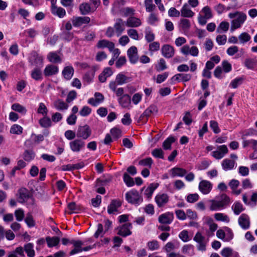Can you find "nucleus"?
I'll list each match as a JSON object with an SVG mask.
<instances>
[{
	"label": "nucleus",
	"instance_id": "1a4fd4ad",
	"mask_svg": "<svg viewBox=\"0 0 257 257\" xmlns=\"http://www.w3.org/2000/svg\"><path fill=\"white\" fill-rule=\"evenodd\" d=\"M73 26L75 27H79L83 25L88 24L90 22L89 17H76L71 19Z\"/></svg>",
	"mask_w": 257,
	"mask_h": 257
},
{
	"label": "nucleus",
	"instance_id": "a19ab883",
	"mask_svg": "<svg viewBox=\"0 0 257 257\" xmlns=\"http://www.w3.org/2000/svg\"><path fill=\"white\" fill-rule=\"evenodd\" d=\"M172 171V175L173 177L175 176H179L183 177L187 173L186 170L181 168L175 167L171 169Z\"/></svg>",
	"mask_w": 257,
	"mask_h": 257
},
{
	"label": "nucleus",
	"instance_id": "4c0bfd02",
	"mask_svg": "<svg viewBox=\"0 0 257 257\" xmlns=\"http://www.w3.org/2000/svg\"><path fill=\"white\" fill-rule=\"evenodd\" d=\"M31 77L36 81L42 79V73L39 67H36L33 70L31 73Z\"/></svg>",
	"mask_w": 257,
	"mask_h": 257
},
{
	"label": "nucleus",
	"instance_id": "4d7b16f0",
	"mask_svg": "<svg viewBox=\"0 0 257 257\" xmlns=\"http://www.w3.org/2000/svg\"><path fill=\"white\" fill-rule=\"evenodd\" d=\"M123 179L124 183L128 187H132L134 185L135 182L133 178H132L128 174L125 173L123 174Z\"/></svg>",
	"mask_w": 257,
	"mask_h": 257
},
{
	"label": "nucleus",
	"instance_id": "c85d7f7f",
	"mask_svg": "<svg viewBox=\"0 0 257 257\" xmlns=\"http://www.w3.org/2000/svg\"><path fill=\"white\" fill-rule=\"evenodd\" d=\"M54 107L58 110H65L68 108V105L60 99H58L53 102Z\"/></svg>",
	"mask_w": 257,
	"mask_h": 257
},
{
	"label": "nucleus",
	"instance_id": "7c9ffc66",
	"mask_svg": "<svg viewBox=\"0 0 257 257\" xmlns=\"http://www.w3.org/2000/svg\"><path fill=\"white\" fill-rule=\"evenodd\" d=\"M47 59L53 63H59L61 62V58L56 52H50L47 55Z\"/></svg>",
	"mask_w": 257,
	"mask_h": 257
},
{
	"label": "nucleus",
	"instance_id": "ddd939ff",
	"mask_svg": "<svg viewBox=\"0 0 257 257\" xmlns=\"http://www.w3.org/2000/svg\"><path fill=\"white\" fill-rule=\"evenodd\" d=\"M94 96L88 101V103L93 106H97L104 101V96L100 92H95Z\"/></svg>",
	"mask_w": 257,
	"mask_h": 257
},
{
	"label": "nucleus",
	"instance_id": "052dcab7",
	"mask_svg": "<svg viewBox=\"0 0 257 257\" xmlns=\"http://www.w3.org/2000/svg\"><path fill=\"white\" fill-rule=\"evenodd\" d=\"M182 252L192 256L194 254L193 246L190 244L185 245L182 248Z\"/></svg>",
	"mask_w": 257,
	"mask_h": 257
},
{
	"label": "nucleus",
	"instance_id": "72a5a7b5",
	"mask_svg": "<svg viewBox=\"0 0 257 257\" xmlns=\"http://www.w3.org/2000/svg\"><path fill=\"white\" fill-rule=\"evenodd\" d=\"M24 251L26 252L28 256L34 257L35 252L34 249V244L32 243H28L24 246Z\"/></svg>",
	"mask_w": 257,
	"mask_h": 257
},
{
	"label": "nucleus",
	"instance_id": "e433bc0d",
	"mask_svg": "<svg viewBox=\"0 0 257 257\" xmlns=\"http://www.w3.org/2000/svg\"><path fill=\"white\" fill-rule=\"evenodd\" d=\"M244 65L249 69H253L257 66V59L255 58H246L244 62Z\"/></svg>",
	"mask_w": 257,
	"mask_h": 257
},
{
	"label": "nucleus",
	"instance_id": "37998d69",
	"mask_svg": "<svg viewBox=\"0 0 257 257\" xmlns=\"http://www.w3.org/2000/svg\"><path fill=\"white\" fill-rule=\"evenodd\" d=\"M232 209L236 215L239 214L244 208L242 204L239 202H235L232 206Z\"/></svg>",
	"mask_w": 257,
	"mask_h": 257
},
{
	"label": "nucleus",
	"instance_id": "cd10ccee",
	"mask_svg": "<svg viewBox=\"0 0 257 257\" xmlns=\"http://www.w3.org/2000/svg\"><path fill=\"white\" fill-rule=\"evenodd\" d=\"M181 16L186 18L192 17L194 13L191 10L189 6L187 4H185L180 11Z\"/></svg>",
	"mask_w": 257,
	"mask_h": 257
},
{
	"label": "nucleus",
	"instance_id": "3c124183",
	"mask_svg": "<svg viewBox=\"0 0 257 257\" xmlns=\"http://www.w3.org/2000/svg\"><path fill=\"white\" fill-rule=\"evenodd\" d=\"M147 246L150 250H157L160 247L159 243L157 240H152L147 243Z\"/></svg>",
	"mask_w": 257,
	"mask_h": 257
},
{
	"label": "nucleus",
	"instance_id": "9d476101",
	"mask_svg": "<svg viewBox=\"0 0 257 257\" xmlns=\"http://www.w3.org/2000/svg\"><path fill=\"white\" fill-rule=\"evenodd\" d=\"M181 53L185 55H191L192 56L196 57L199 53L198 48L195 46L190 47L189 45L183 46L180 49Z\"/></svg>",
	"mask_w": 257,
	"mask_h": 257
},
{
	"label": "nucleus",
	"instance_id": "c03bdc74",
	"mask_svg": "<svg viewBox=\"0 0 257 257\" xmlns=\"http://www.w3.org/2000/svg\"><path fill=\"white\" fill-rule=\"evenodd\" d=\"M39 123L43 127H49L52 125V121L51 119L46 116H44L42 118L39 120Z\"/></svg>",
	"mask_w": 257,
	"mask_h": 257
},
{
	"label": "nucleus",
	"instance_id": "5fc2aeb1",
	"mask_svg": "<svg viewBox=\"0 0 257 257\" xmlns=\"http://www.w3.org/2000/svg\"><path fill=\"white\" fill-rule=\"evenodd\" d=\"M225 239L224 241H230L233 238V233L231 229L228 227H225Z\"/></svg>",
	"mask_w": 257,
	"mask_h": 257
},
{
	"label": "nucleus",
	"instance_id": "412c9836",
	"mask_svg": "<svg viewBox=\"0 0 257 257\" xmlns=\"http://www.w3.org/2000/svg\"><path fill=\"white\" fill-rule=\"evenodd\" d=\"M98 48H107L110 51H112L114 48V44L107 40H101L98 42L97 44Z\"/></svg>",
	"mask_w": 257,
	"mask_h": 257
},
{
	"label": "nucleus",
	"instance_id": "5701e85b",
	"mask_svg": "<svg viewBox=\"0 0 257 257\" xmlns=\"http://www.w3.org/2000/svg\"><path fill=\"white\" fill-rule=\"evenodd\" d=\"M58 72V67L54 65H47L44 70V74L45 76H50L56 74Z\"/></svg>",
	"mask_w": 257,
	"mask_h": 257
},
{
	"label": "nucleus",
	"instance_id": "2f4dec72",
	"mask_svg": "<svg viewBox=\"0 0 257 257\" xmlns=\"http://www.w3.org/2000/svg\"><path fill=\"white\" fill-rule=\"evenodd\" d=\"M235 165V162L228 159H225L222 162V167L224 170L228 171L232 169Z\"/></svg>",
	"mask_w": 257,
	"mask_h": 257
},
{
	"label": "nucleus",
	"instance_id": "dca6fc26",
	"mask_svg": "<svg viewBox=\"0 0 257 257\" xmlns=\"http://www.w3.org/2000/svg\"><path fill=\"white\" fill-rule=\"evenodd\" d=\"M113 27L116 36L119 37L125 30V22L121 19H117L116 20Z\"/></svg>",
	"mask_w": 257,
	"mask_h": 257
},
{
	"label": "nucleus",
	"instance_id": "8fccbe9b",
	"mask_svg": "<svg viewBox=\"0 0 257 257\" xmlns=\"http://www.w3.org/2000/svg\"><path fill=\"white\" fill-rule=\"evenodd\" d=\"M25 222L29 227H32L35 225V221L31 213L27 214L26 217L25 219Z\"/></svg>",
	"mask_w": 257,
	"mask_h": 257
},
{
	"label": "nucleus",
	"instance_id": "49530a36",
	"mask_svg": "<svg viewBox=\"0 0 257 257\" xmlns=\"http://www.w3.org/2000/svg\"><path fill=\"white\" fill-rule=\"evenodd\" d=\"M175 141L173 137H169L163 143V148L164 150H170L171 148V145Z\"/></svg>",
	"mask_w": 257,
	"mask_h": 257
},
{
	"label": "nucleus",
	"instance_id": "13d9d810",
	"mask_svg": "<svg viewBox=\"0 0 257 257\" xmlns=\"http://www.w3.org/2000/svg\"><path fill=\"white\" fill-rule=\"evenodd\" d=\"M250 39V36L246 32L242 33L238 36V39L241 44H244L248 42Z\"/></svg>",
	"mask_w": 257,
	"mask_h": 257
},
{
	"label": "nucleus",
	"instance_id": "6e6552de",
	"mask_svg": "<svg viewBox=\"0 0 257 257\" xmlns=\"http://www.w3.org/2000/svg\"><path fill=\"white\" fill-rule=\"evenodd\" d=\"M132 225L131 223H126L117 227V234L122 237H126L132 234Z\"/></svg>",
	"mask_w": 257,
	"mask_h": 257
},
{
	"label": "nucleus",
	"instance_id": "bb28decb",
	"mask_svg": "<svg viewBox=\"0 0 257 257\" xmlns=\"http://www.w3.org/2000/svg\"><path fill=\"white\" fill-rule=\"evenodd\" d=\"M141 24L140 19L135 17H129L126 22V25L128 27H138Z\"/></svg>",
	"mask_w": 257,
	"mask_h": 257
},
{
	"label": "nucleus",
	"instance_id": "0eeeda50",
	"mask_svg": "<svg viewBox=\"0 0 257 257\" xmlns=\"http://www.w3.org/2000/svg\"><path fill=\"white\" fill-rule=\"evenodd\" d=\"M84 141L80 139H75L69 143L71 150L74 152H79L85 147Z\"/></svg>",
	"mask_w": 257,
	"mask_h": 257
},
{
	"label": "nucleus",
	"instance_id": "39448f33",
	"mask_svg": "<svg viewBox=\"0 0 257 257\" xmlns=\"http://www.w3.org/2000/svg\"><path fill=\"white\" fill-rule=\"evenodd\" d=\"M43 58L39 55L36 51H32L29 58V62L31 65L36 67H42L43 65Z\"/></svg>",
	"mask_w": 257,
	"mask_h": 257
},
{
	"label": "nucleus",
	"instance_id": "79ce46f5",
	"mask_svg": "<svg viewBox=\"0 0 257 257\" xmlns=\"http://www.w3.org/2000/svg\"><path fill=\"white\" fill-rule=\"evenodd\" d=\"M145 39L146 40L149 42L151 43L152 42L155 38V34L153 33V32L151 31L150 28L147 27L145 29Z\"/></svg>",
	"mask_w": 257,
	"mask_h": 257
},
{
	"label": "nucleus",
	"instance_id": "774afa93",
	"mask_svg": "<svg viewBox=\"0 0 257 257\" xmlns=\"http://www.w3.org/2000/svg\"><path fill=\"white\" fill-rule=\"evenodd\" d=\"M229 24L226 22H222L220 23L219 26L217 27V32L219 33L220 31H222L223 32H226L228 31L229 29Z\"/></svg>",
	"mask_w": 257,
	"mask_h": 257
},
{
	"label": "nucleus",
	"instance_id": "b1692460",
	"mask_svg": "<svg viewBox=\"0 0 257 257\" xmlns=\"http://www.w3.org/2000/svg\"><path fill=\"white\" fill-rule=\"evenodd\" d=\"M121 205V202L118 200H113L108 205L107 212L109 214H113L117 211V209Z\"/></svg>",
	"mask_w": 257,
	"mask_h": 257
},
{
	"label": "nucleus",
	"instance_id": "6ab92c4d",
	"mask_svg": "<svg viewBox=\"0 0 257 257\" xmlns=\"http://www.w3.org/2000/svg\"><path fill=\"white\" fill-rule=\"evenodd\" d=\"M238 223L242 228L248 229L250 226L249 216L247 214H242L238 218Z\"/></svg>",
	"mask_w": 257,
	"mask_h": 257
},
{
	"label": "nucleus",
	"instance_id": "680f3d73",
	"mask_svg": "<svg viewBox=\"0 0 257 257\" xmlns=\"http://www.w3.org/2000/svg\"><path fill=\"white\" fill-rule=\"evenodd\" d=\"M68 207L71 211V213H77L81 210V207L79 205L76 204L75 202H72L68 204Z\"/></svg>",
	"mask_w": 257,
	"mask_h": 257
},
{
	"label": "nucleus",
	"instance_id": "e2e57ef3",
	"mask_svg": "<svg viewBox=\"0 0 257 257\" xmlns=\"http://www.w3.org/2000/svg\"><path fill=\"white\" fill-rule=\"evenodd\" d=\"M127 35L132 39L138 40H139V34L136 29H130L127 31Z\"/></svg>",
	"mask_w": 257,
	"mask_h": 257
},
{
	"label": "nucleus",
	"instance_id": "4be33fe9",
	"mask_svg": "<svg viewBox=\"0 0 257 257\" xmlns=\"http://www.w3.org/2000/svg\"><path fill=\"white\" fill-rule=\"evenodd\" d=\"M191 77L192 76L190 74L178 73L175 75L172 78V80L173 81L187 82L189 81L191 79Z\"/></svg>",
	"mask_w": 257,
	"mask_h": 257
},
{
	"label": "nucleus",
	"instance_id": "de8ad7c7",
	"mask_svg": "<svg viewBox=\"0 0 257 257\" xmlns=\"http://www.w3.org/2000/svg\"><path fill=\"white\" fill-rule=\"evenodd\" d=\"M235 253L231 248L227 247L222 249L220 254L223 257H231L234 255Z\"/></svg>",
	"mask_w": 257,
	"mask_h": 257
},
{
	"label": "nucleus",
	"instance_id": "423d86ee",
	"mask_svg": "<svg viewBox=\"0 0 257 257\" xmlns=\"http://www.w3.org/2000/svg\"><path fill=\"white\" fill-rule=\"evenodd\" d=\"M161 51L162 56L167 59L171 58L175 55L174 48L169 44L163 45L161 47Z\"/></svg>",
	"mask_w": 257,
	"mask_h": 257
},
{
	"label": "nucleus",
	"instance_id": "c756f323",
	"mask_svg": "<svg viewBox=\"0 0 257 257\" xmlns=\"http://www.w3.org/2000/svg\"><path fill=\"white\" fill-rule=\"evenodd\" d=\"M74 74V69L71 66L65 67L62 71V75L67 80H70Z\"/></svg>",
	"mask_w": 257,
	"mask_h": 257
},
{
	"label": "nucleus",
	"instance_id": "6e6d98bb",
	"mask_svg": "<svg viewBox=\"0 0 257 257\" xmlns=\"http://www.w3.org/2000/svg\"><path fill=\"white\" fill-rule=\"evenodd\" d=\"M23 155L24 159L29 162L35 158V154L32 150H26Z\"/></svg>",
	"mask_w": 257,
	"mask_h": 257
},
{
	"label": "nucleus",
	"instance_id": "864d4df0",
	"mask_svg": "<svg viewBox=\"0 0 257 257\" xmlns=\"http://www.w3.org/2000/svg\"><path fill=\"white\" fill-rule=\"evenodd\" d=\"M153 163V160L150 157L142 159L139 162V165L148 167L149 168H151Z\"/></svg>",
	"mask_w": 257,
	"mask_h": 257
},
{
	"label": "nucleus",
	"instance_id": "338daca9",
	"mask_svg": "<svg viewBox=\"0 0 257 257\" xmlns=\"http://www.w3.org/2000/svg\"><path fill=\"white\" fill-rule=\"evenodd\" d=\"M15 215L16 219L18 221H21L23 220L25 216L24 211L22 209H18L15 211Z\"/></svg>",
	"mask_w": 257,
	"mask_h": 257
},
{
	"label": "nucleus",
	"instance_id": "aec40b11",
	"mask_svg": "<svg viewBox=\"0 0 257 257\" xmlns=\"http://www.w3.org/2000/svg\"><path fill=\"white\" fill-rule=\"evenodd\" d=\"M30 197V193L27 189L24 188L19 190V202L24 203L26 202Z\"/></svg>",
	"mask_w": 257,
	"mask_h": 257
},
{
	"label": "nucleus",
	"instance_id": "a211bd4d",
	"mask_svg": "<svg viewBox=\"0 0 257 257\" xmlns=\"http://www.w3.org/2000/svg\"><path fill=\"white\" fill-rule=\"evenodd\" d=\"M119 104L123 108L130 109L131 107V99L128 94H125L118 98Z\"/></svg>",
	"mask_w": 257,
	"mask_h": 257
},
{
	"label": "nucleus",
	"instance_id": "f8f14e48",
	"mask_svg": "<svg viewBox=\"0 0 257 257\" xmlns=\"http://www.w3.org/2000/svg\"><path fill=\"white\" fill-rule=\"evenodd\" d=\"M127 54L131 63L135 64L138 61V49L136 46L130 47L127 51Z\"/></svg>",
	"mask_w": 257,
	"mask_h": 257
},
{
	"label": "nucleus",
	"instance_id": "69168bd1",
	"mask_svg": "<svg viewBox=\"0 0 257 257\" xmlns=\"http://www.w3.org/2000/svg\"><path fill=\"white\" fill-rule=\"evenodd\" d=\"M23 128L18 124H14L11 128L10 132L13 134L20 135L22 133Z\"/></svg>",
	"mask_w": 257,
	"mask_h": 257
},
{
	"label": "nucleus",
	"instance_id": "ea45409f",
	"mask_svg": "<svg viewBox=\"0 0 257 257\" xmlns=\"http://www.w3.org/2000/svg\"><path fill=\"white\" fill-rule=\"evenodd\" d=\"M46 240L47 242L48 246L49 247H52L53 246H56L60 241V239L57 236H53V237H47L46 238Z\"/></svg>",
	"mask_w": 257,
	"mask_h": 257
},
{
	"label": "nucleus",
	"instance_id": "bf43d9fd",
	"mask_svg": "<svg viewBox=\"0 0 257 257\" xmlns=\"http://www.w3.org/2000/svg\"><path fill=\"white\" fill-rule=\"evenodd\" d=\"M12 109L23 114H25L27 111L26 108L19 103L13 104L12 105Z\"/></svg>",
	"mask_w": 257,
	"mask_h": 257
},
{
	"label": "nucleus",
	"instance_id": "f3484780",
	"mask_svg": "<svg viewBox=\"0 0 257 257\" xmlns=\"http://www.w3.org/2000/svg\"><path fill=\"white\" fill-rule=\"evenodd\" d=\"M70 243L72 244L74 247L69 253L70 255H73L78 252H82V246L84 244V242L80 240L72 239L70 241Z\"/></svg>",
	"mask_w": 257,
	"mask_h": 257
},
{
	"label": "nucleus",
	"instance_id": "603ef678",
	"mask_svg": "<svg viewBox=\"0 0 257 257\" xmlns=\"http://www.w3.org/2000/svg\"><path fill=\"white\" fill-rule=\"evenodd\" d=\"M214 218L217 221L228 222L229 218L227 215L222 213H216L214 214Z\"/></svg>",
	"mask_w": 257,
	"mask_h": 257
},
{
	"label": "nucleus",
	"instance_id": "0e129e2a",
	"mask_svg": "<svg viewBox=\"0 0 257 257\" xmlns=\"http://www.w3.org/2000/svg\"><path fill=\"white\" fill-rule=\"evenodd\" d=\"M48 111V109L45 104L43 102L40 103L37 112L38 113L42 114L44 116H46L47 115Z\"/></svg>",
	"mask_w": 257,
	"mask_h": 257
},
{
	"label": "nucleus",
	"instance_id": "c9c22d12",
	"mask_svg": "<svg viewBox=\"0 0 257 257\" xmlns=\"http://www.w3.org/2000/svg\"><path fill=\"white\" fill-rule=\"evenodd\" d=\"M79 11L83 15L88 14L91 12V8L90 5L87 3H83L79 6Z\"/></svg>",
	"mask_w": 257,
	"mask_h": 257
},
{
	"label": "nucleus",
	"instance_id": "7ed1b4c3",
	"mask_svg": "<svg viewBox=\"0 0 257 257\" xmlns=\"http://www.w3.org/2000/svg\"><path fill=\"white\" fill-rule=\"evenodd\" d=\"M125 198L128 203L139 205L143 202V199L139 192L133 189L125 194Z\"/></svg>",
	"mask_w": 257,
	"mask_h": 257
},
{
	"label": "nucleus",
	"instance_id": "09e8293b",
	"mask_svg": "<svg viewBox=\"0 0 257 257\" xmlns=\"http://www.w3.org/2000/svg\"><path fill=\"white\" fill-rule=\"evenodd\" d=\"M155 68L158 72L163 71L167 68L165 60L163 58L159 59Z\"/></svg>",
	"mask_w": 257,
	"mask_h": 257
},
{
	"label": "nucleus",
	"instance_id": "2eb2a0df",
	"mask_svg": "<svg viewBox=\"0 0 257 257\" xmlns=\"http://www.w3.org/2000/svg\"><path fill=\"white\" fill-rule=\"evenodd\" d=\"M174 219V215L172 212H167L160 215L158 217V221L161 224H169Z\"/></svg>",
	"mask_w": 257,
	"mask_h": 257
},
{
	"label": "nucleus",
	"instance_id": "4468645a",
	"mask_svg": "<svg viewBox=\"0 0 257 257\" xmlns=\"http://www.w3.org/2000/svg\"><path fill=\"white\" fill-rule=\"evenodd\" d=\"M169 196L167 194L160 193L155 197V202L159 207L164 206L169 201Z\"/></svg>",
	"mask_w": 257,
	"mask_h": 257
},
{
	"label": "nucleus",
	"instance_id": "a18cd8bd",
	"mask_svg": "<svg viewBox=\"0 0 257 257\" xmlns=\"http://www.w3.org/2000/svg\"><path fill=\"white\" fill-rule=\"evenodd\" d=\"M179 27L184 32L188 31L191 27L190 21L186 19H181L179 23Z\"/></svg>",
	"mask_w": 257,
	"mask_h": 257
},
{
	"label": "nucleus",
	"instance_id": "f704fd0d",
	"mask_svg": "<svg viewBox=\"0 0 257 257\" xmlns=\"http://www.w3.org/2000/svg\"><path fill=\"white\" fill-rule=\"evenodd\" d=\"M158 112V108L155 105H150L148 108H147L143 112V115L146 116L145 121H147L148 118L152 114L154 113Z\"/></svg>",
	"mask_w": 257,
	"mask_h": 257
},
{
	"label": "nucleus",
	"instance_id": "f03ea898",
	"mask_svg": "<svg viewBox=\"0 0 257 257\" xmlns=\"http://www.w3.org/2000/svg\"><path fill=\"white\" fill-rule=\"evenodd\" d=\"M228 17L230 19H234L231 22L230 30L232 32L239 28L246 19V15L240 12L229 13Z\"/></svg>",
	"mask_w": 257,
	"mask_h": 257
},
{
	"label": "nucleus",
	"instance_id": "9b49d317",
	"mask_svg": "<svg viewBox=\"0 0 257 257\" xmlns=\"http://www.w3.org/2000/svg\"><path fill=\"white\" fill-rule=\"evenodd\" d=\"M199 190L203 194H208L211 190L212 184L207 180H202L199 184Z\"/></svg>",
	"mask_w": 257,
	"mask_h": 257
},
{
	"label": "nucleus",
	"instance_id": "20e7f679",
	"mask_svg": "<svg viewBox=\"0 0 257 257\" xmlns=\"http://www.w3.org/2000/svg\"><path fill=\"white\" fill-rule=\"evenodd\" d=\"M91 135V130L87 124L79 126L76 132V136L78 138L86 140Z\"/></svg>",
	"mask_w": 257,
	"mask_h": 257
},
{
	"label": "nucleus",
	"instance_id": "393cba45",
	"mask_svg": "<svg viewBox=\"0 0 257 257\" xmlns=\"http://www.w3.org/2000/svg\"><path fill=\"white\" fill-rule=\"evenodd\" d=\"M131 81V78L125 76L123 73H118L114 81L116 85H122Z\"/></svg>",
	"mask_w": 257,
	"mask_h": 257
},
{
	"label": "nucleus",
	"instance_id": "58836bf2",
	"mask_svg": "<svg viewBox=\"0 0 257 257\" xmlns=\"http://www.w3.org/2000/svg\"><path fill=\"white\" fill-rule=\"evenodd\" d=\"M94 74L95 70L94 69L91 68L84 75L83 77V80L88 83H90L94 78Z\"/></svg>",
	"mask_w": 257,
	"mask_h": 257
},
{
	"label": "nucleus",
	"instance_id": "a878e982",
	"mask_svg": "<svg viewBox=\"0 0 257 257\" xmlns=\"http://www.w3.org/2000/svg\"><path fill=\"white\" fill-rule=\"evenodd\" d=\"M117 85L114 81H110L109 84V88L114 92L115 93L116 96L118 98L124 95V89L122 87H119L116 89Z\"/></svg>",
	"mask_w": 257,
	"mask_h": 257
},
{
	"label": "nucleus",
	"instance_id": "473e14b6",
	"mask_svg": "<svg viewBox=\"0 0 257 257\" xmlns=\"http://www.w3.org/2000/svg\"><path fill=\"white\" fill-rule=\"evenodd\" d=\"M52 13L58 16L59 18H63L66 15L65 10L61 7H57L56 5L51 7Z\"/></svg>",
	"mask_w": 257,
	"mask_h": 257
},
{
	"label": "nucleus",
	"instance_id": "f257e3e1",
	"mask_svg": "<svg viewBox=\"0 0 257 257\" xmlns=\"http://www.w3.org/2000/svg\"><path fill=\"white\" fill-rule=\"evenodd\" d=\"M209 208L212 211L221 210L225 208L230 203L229 197L225 194L216 196L214 199L210 200Z\"/></svg>",
	"mask_w": 257,
	"mask_h": 257
}]
</instances>
